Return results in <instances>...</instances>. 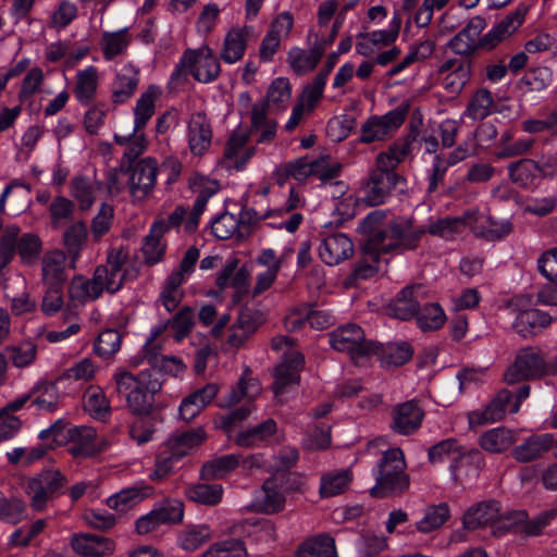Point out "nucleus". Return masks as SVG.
<instances>
[{
	"label": "nucleus",
	"mask_w": 557,
	"mask_h": 557,
	"mask_svg": "<svg viewBox=\"0 0 557 557\" xmlns=\"http://www.w3.org/2000/svg\"><path fill=\"white\" fill-rule=\"evenodd\" d=\"M500 504L497 500H484L470 506L462 517V525L468 531L493 527L499 518Z\"/></svg>",
	"instance_id": "393cba45"
},
{
	"label": "nucleus",
	"mask_w": 557,
	"mask_h": 557,
	"mask_svg": "<svg viewBox=\"0 0 557 557\" xmlns=\"http://www.w3.org/2000/svg\"><path fill=\"white\" fill-rule=\"evenodd\" d=\"M405 121L404 112L392 110L382 116H371L361 126L360 141L371 144L383 140L401 126Z\"/></svg>",
	"instance_id": "dca6fc26"
},
{
	"label": "nucleus",
	"mask_w": 557,
	"mask_h": 557,
	"mask_svg": "<svg viewBox=\"0 0 557 557\" xmlns=\"http://www.w3.org/2000/svg\"><path fill=\"white\" fill-rule=\"evenodd\" d=\"M405 454L399 447L386 449L373 470L375 485L370 495L376 498L401 495L410 486V476L406 472Z\"/></svg>",
	"instance_id": "f03ea898"
},
{
	"label": "nucleus",
	"mask_w": 557,
	"mask_h": 557,
	"mask_svg": "<svg viewBox=\"0 0 557 557\" xmlns=\"http://www.w3.org/2000/svg\"><path fill=\"white\" fill-rule=\"evenodd\" d=\"M252 33L251 26H242L231 28L223 40L220 58L224 63L234 64L245 55L248 38Z\"/></svg>",
	"instance_id": "a878e982"
},
{
	"label": "nucleus",
	"mask_w": 557,
	"mask_h": 557,
	"mask_svg": "<svg viewBox=\"0 0 557 557\" xmlns=\"http://www.w3.org/2000/svg\"><path fill=\"white\" fill-rule=\"evenodd\" d=\"M555 437L550 433L529 436L522 444L516 446L512 456L519 462H529L540 458L550 448L554 449Z\"/></svg>",
	"instance_id": "c756f323"
},
{
	"label": "nucleus",
	"mask_w": 557,
	"mask_h": 557,
	"mask_svg": "<svg viewBox=\"0 0 557 557\" xmlns=\"http://www.w3.org/2000/svg\"><path fill=\"white\" fill-rule=\"evenodd\" d=\"M485 26L486 22L483 17L474 16L470 18L467 25L448 41V47L456 54L468 59L481 48L480 35Z\"/></svg>",
	"instance_id": "412c9836"
},
{
	"label": "nucleus",
	"mask_w": 557,
	"mask_h": 557,
	"mask_svg": "<svg viewBox=\"0 0 557 557\" xmlns=\"http://www.w3.org/2000/svg\"><path fill=\"white\" fill-rule=\"evenodd\" d=\"M239 466V455H223L205 462L201 467L200 476L202 480L212 481L224 479Z\"/></svg>",
	"instance_id": "a18cd8bd"
},
{
	"label": "nucleus",
	"mask_w": 557,
	"mask_h": 557,
	"mask_svg": "<svg viewBox=\"0 0 557 557\" xmlns=\"http://www.w3.org/2000/svg\"><path fill=\"white\" fill-rule=\"evenodd\" d=\"M556 319L557 317L542 310L527 309L517 314L512 326L522 337H528L548 326Z\"/></svg>",
	"instance_id": "473e14b6"
},
{
	"label": "nucleus",
	"mask_w": 557,
	"mask_h": 557,
	"mask_svg": "<svg viewBox=\"0 0 557 557\" xmlns=\"http://www.w3.org/2000/svg\"><path fill=\"white\" fill-rule=\"evenodd\" d=\"M223 487L220 484L199 483L186 488L189 500L206 506H214L222 499Z\"/></svg>",
	"instance_id": "4d7b16f0"
},
{
	"label": "nucleus",
	"mask_w": 557,
	"mask_h": 557,
	"mask_svg": "<svg viewBox=\"0 0 557 557\" xmlns=\"http://www.w3.org/2000/svg\"><path fill=\"white\" fill-rule=\"evenodd\" d=\"M153 494V487L144 482L135 483L107 498V506L115 511L125 512Z\"/></svg>",
	"instance_id": "bb28decb"
},
{
	"label": "nucleus",
	"mask_w": 557,
	"mask_h": 557,
	"mask_svg": "<svg viewBox=\"0 0 557 557\" xmlns=\"http://www.w3.org/2000/svg\"><path fill=\"white\" fill-rule=\"evenodd\" d=\"M67 450L74 458H89L102 453L108 443L97 435L92 426L77 425L67 429Z\"/></svg>",
	"instance_id": "9b49d317"
},
{
	"label": "nucleus",
	"mask_w": 557,
	"mask_h": 557,
	"mask_svg": "<svg viewBox=\"0 0 557 557\" xmlns=\"http://www.w3.org/2000/svg\"><path fill=\"white\" fill-rule=\"evenodd\" d=\"M354 244L344 233H334L324 237L319 246V257L326 265H337L350 258Z\"/></svg>",
	"instance_id": "b1692460"
},
{
	"label": "nucleus",
	"mask_w": 557,
	"mask_h": 557,
	"mask_svg": "<svg viewBox=\"0 0 557 557\" xmlns=\"http://www.w3.org/2000/svg\"><path fill=\"white\" fill-rule=\"evenodd\" d=\"M373 356H377L383 366L399 367L412 357V348L407 342L387 343L383 345L375 342Z\"/></svg>",
	"instance_id": "4c0bfd02"
},
{
	"label": "nucleus",
	"mask_w": 557,
	"mask_h": 557,
	"mask_svg": "<svg viewBox=\"0 0 557 557\" xmlns=\"http://www.w3.org/2000/svg\"><path fill=\"white\" fill-rule=\"evenodd\" d=\"M494 98L487 88L478 89L466 108L465 115L472 121H480L492 113Z\"/></svg>",
	"instance_id": "5fc2aeb1"
},
{
	"label": "nucleus",
	"mask_w": 557,
	"mask_h": 557,
	"mask_svg": "<svg viewBox=\"0 0 557 557\" xmlns=\"http://www.w3.org/2000/svg\"><path fill=\"white\" fill-rule=\"evenodd\" d=\"M213 131L205 112L190 114L187 122V143L193 156L206 154L212 144Z\"/></svg>",
	"instance_id": "6ab92c4d"
},
{
	"label": "nucleus",
	"mask_w": 557,
	"mask_h": 557,
	"mask_svg": "<svg viewBox=\"0 0 557 557\" xmlns=\"http://www.w3.org/2000/svg\"><path fill=\"white\" fill-rule=\"evenodd\" d=\"M208 438L203 426H197L183 432L174 433L166 442L168 449L180 459L187 456L194 449L200 447Z\"/></svg>",
	"instance_id": "cd10ccee"
},
{
	"label": "nucleus",
	"mask_w": 557,
	"mask_h": 557,
	"mask_svg": "<svg viewBox=\"0 0 557 557\" xmlns=\"http://www.w3.org/2000/svg\"><path fill=\"white\" fill-rule=\"evenodd\" d=\"M98 87V71L95 66L90 65L76 74V84L74 95L81 104H90L97 92Z\"/></svg>",
	"instance_id": "37998d69"
},
{
	"label": "nucleus",
	"mask_w": 557,
	"mask_h": 557,
	"mask_svg": "<svg viewBox=\"0 0 557 557\" xmlns=\"http://www.w3.org/2000/svg\"><path fill=\"white\" fill-rule=\"evenodd\" d=\"M182 73L190 74L199 83L210 84L221 73L220 61L213 50L207 45H202L197 49L189 48L183 52L171 75V79L178 81Z\"/></svg>",
	"instance_id": "39448f33"
},
{
	"label": "nucleus",
	"mask_w": 557,
	"mask_h": 557,
	"mask_svg": "<svg viewBox=\"0 0 557 557\" xmlns=\"http://www.w3.org/2000/svg\"><path fill=\"white\" fill-rule=\"evenodd\" d=\"M211 232L221 240L230 239L235 235L237 238H244L240 235L242 228L239 227L237 216L228 212H224L212 220Z\"/></svg>",
	"instance_id": "e2e57ef3"
},
{
	"label": "nucleus",
	"mask_w": 557,
	"mask_h": 557,
	"mask_svg": "<svg viewBox=\"0 0 557 557\" xmlns=\"http://www.w3.org/2000/svg\"><path fill=\"white\" fill-rule=\"evenodd\" d=\"M285 506V496L280 491L276 480L269 478L261 487L259 498V508L265 513H275L281 511Z\"/></svg>",
	"instance_id": "603ef678"
},
{
	"label": "nucleus",
	"mask_w": 557,
	"mask_h": 557,
	"mask_svg": "<svg viewBox=\"0 0 557 557\" xmlns=\"http://www.w3.org/2000/svg\"><path fill=\"white\" fill-rule=\"evenodd\" d=\"M428 457L429 461L433 465L451 459L449 469L455 481L458 480L459 460L471 458L474 461H481L480 450L472 449L466 453L455 438H446L431 446L428 450Z\"/></svg>",
	"instance_id": "2eb2a0df"
},
{
	"label": "nucleus",
	"mask_w": 557,
	"mask_h": 557,
	"mask_svg": "<svg viewBox=\"0 0 557 557\" xmlns=\"http://www.w3.org/2000/svg\"><path fill=\"white\" fill-rule=\"evenodd\" d=\"M510 180L520 187L533 185L540 172L539 165L530 159H521L508 166Z\"/></svg>",
	"instance_id": "bf43d9fd"
},
{
	"label": "nucleus",
	"mask_w": 557,
	"mask_h": 557,
	"mask_svg": "<svg viewBox=\"0 0 557 557\" xmlns=\"http://www.w3.org/2000/svg\"><path fill=\"white\" fill-rule=\"evenodd\" d=\"M132 41L128 28L124 27L116 32H104L101 38V49L106 60H113L119 54L126 51Z\"/></svg>",
	"instance_id": "3c124183"
},
{
	"label": "nucleus",
	"mask_w": 557,
	"mask_h": 557,
	"mask_svg": "<svg viewBox=\"0 0 557 557\" xmlns=\"http://www.w3.org/2000/svg\"><path fill=\"white\" fill-rule=\"evenodd\" d=\"M391 221L387 210H373L359 223L358 232L363 238L362 252L376 258L383 253H394Z\"/></svg>",
	"instance_id": "20e7f679"
},
{
	"label": "nucleus",
	"mask_w": 557,
	"mask_h": 557,
	"mask_svg": "<svg viewBox=\"0 0 557 557\" xmlns=\"http://www.w3.org/2000/svg\"><path fill=\"white\" fill-rule=\"evenodd\" d=\"M128 256V250L122 246L111 248L108 251L106 263L95 269V281L102 293L115 294L123 287L128 274L125 269Z\"/></svg>",
	"instance_id": "9d476101"
},
{
	"label": "nucleus",
	"mask_w": 557,
	"mask_h": 557,
	"mask_svg": "<svg viewBox=\"0 0 557 557\" xmlns=\"http://www.w3.org/2000/svg\"><path fill=\"white\" fill-rule=\"evenodd\" d=\"M516 442L515 433L506 428H494L484 432L479 444L482 449L491 454H500L509 449Z\"/></svg>",
	"instance_id": "a19ab883"
},
{
	"label": "nucleus",
	"mask_w": 557,
	"mask_h": 557,
	"mask_svg": "<svg viewBox=\"0 0 557 557\" xmlns=\"http://www.w3.org/2000/svg\"><path fill=\"white\" fill-rule=\"evenodd\" d=\"M202 557H247V549L243 541L226 539L212 544Z\"/></svg>",
	"instance_id": "69168bd1"
},
{
	"label": "nucleus",
	"mask_w": 557,
	"mask_h": 557,
	"mask_svg": "<svg viewBox=\"0 0 557 557\" xmlns=\"http://www.w3.org/2000/svg\"><path fill=\"white\" fill-rule=\"evenodd\" d=\"M468 214H471L468 226L476 237L486 240H499L508 236L512 231V224L508 220L497 221L475 209L468 210Z\"/></svg>",
	"instance_id": "4be33fe9"
},
{
	"label": "nucleus",
	"mask_w": 557,
	"mask_h": 557,
	"mask_svg": "<svg viewBox=\"0 0 557 557\" xmlns=\"http://www.w3.org/2000/svg\"><path fill=\"white\" fill-rule=\"evenodd\" d=\"M71 545L77 554L86 557H103L114 550L112 540L96 534L74 535Z\"/></svg>",
	"instance_id": "c85d7f7f"
},
{
	"label": "nucleus",
	"mask_w": 557,
	"mask_h": 557,
	"mask_svg": "<svg viewBox=\"0 0 557 557\" xmlns=\"http://www.w3.org/2000/svg\"><path fill=\"white\" fill-rule=\"evenodd\" d=\"M426 289L421 284L404 287L388 305V313L399 320L407 321L417 313Z\"/></svg>",
	"instance_id": "aec40b11"
},
{
	"label": "nucleus",
	"mask_w": 557,
	"mask_h": 557,
	"mask_svg": "<svg viewBox=\"0 0 557 557\" xmlns=\"http://www.w3.org/2000/svg\"><path fill=\"white\" fill-rule=\"evenodd\" d=\"M161 91L158 86L151 85L149 86L137 99L136 106L134 108V132H141L148 121L154 114V102L160 96Z\"/></svg>",
	"instance_id": "ea45409f"
},
{
	"label": "nucleus",
	"mask_w": 557,
	"mask_h": 557,
	"mask_svg": "<svg viewBox=\"0 0 557 557\" xmlns=\"http://www.w3.org/2000/svg\"><path fill=\"white\" fill-rule=\"evenodd\" d=\"M121 334L113 329L101 332L94 345V351L101 358H109L121 348Z\"/></svg>",
	"instance_id": "774afa93"
},
{
	"label": "nucleus",
	"mask_w": 557,
	"mask_h": 557,
	"mask_svg": "<svg viewBox=\"0 0 557 557\" xmlns=\"http://www.w3.org/2000/svg\"><path fill=\"white\" fill-rule=\"evenodd\" d=\"M523 23V14L513 12L497 23L488 33L480 38L481 48L493 49L502 40L510 36Z\"/></svg>",
	"instance_id": "c9c22d12"
},
{
	"label": "nucleus",
	"mask_w": 557,
	"mask_h": 557,
	"mask_svg": "<svg viewBox=\"0 0 557 557\" xmlns=\"http://www.w3.org/2000/svg\"><path fill=\"white\" fill-rule=\"evenodd\" d=\"M87 235V226L83 221H76L64 231L63 244L73 260L79 256L86 245Z\"/></svg>",
	"instance_id": "680f3d73"
},
{
	"label": "nucleus",
	"mask_w": 557,
	"mask_h": 557,
	"mask_svg": "<svg viewBox=\"0 0 557 557\" xmlns=\"http://www.w3.org/2000/svg\"><path fill=\"white\" fill-rule=\"evenodd\" d=\"M450 518L448 504L430 505L424 509L422 518L416 522V529L422 534H429L442 528Z\"/></svg>",
	"instance_id": "49530a36"
},
{
	"label": "nucleus",
	"mask_w": 557,
	"mask_h": 557,
	"mask_svg": "<svg viewBox=\"0 0 557 557\" xmlns=\"http://www.w3.org/2000/svg\"><path fill=\"white\" fill-rule=\"evenodd\" d=\"M160 370H144L133 374L123 368H117L112 375L114 391L123 396L126 406L133 414H149L156 403V395L162 389L161 370L173 372L183 368L182 361L176 357H161Z\"/></svg>",
	"instance_id": "f257e3e1"
},
{
	"label": "nucleus",
	"mask_w": 557,
	"mask_h": 557,
	"mask_svg": "<svg viewBox=\"0 0 557 557\" xmlns=\"http://www.w3.org/2000/svg\"><path fill=\"white\" fill-rule=\"evenodd\" d=\"M413 318H416L418 326L424 332L438 330L446 321V314L437 302L420 305L418 313Z\"/></svg>",
	"instance_id": "864d4df0"
},
{
	"label": "nucleus",
	"mask_w": 557,
	"mask_h": 557,
	"mask_svg": "<svg viewBox=\"0 0 557 557\" xmlns=\"http://www.w3.org/2000/svg\"><path fill=\"white\" fill-rule=\"evenodd\" d=\"M66 256L61 250L47 252L41 260V280L44 285L64 286L66 281Z\"/></svg>",
	"instance_id": "2f4dec72"
},
{
	"label": "nucleus",
	"mask_w": 557,
	"mask_h": 557,
	"mask_svg": "<svg viewBox=\"0 0 557 557\" xmlns=\"http://www.w3.org/2000/svg\"><path fill=\"white\" fill-rule=\"evenodd\" d=\"M511 398L512 393L504 388L482 410L470 411L468 413L470 428L500 421L509 411Z\"/></svg>",
	"instance_id": "5701e85b"
},
{
	"label": "nucleus",
	"mask_w": 557,
	"mask_h": 557,
	"mask_svg": "<svg viewBox=\"0 0 557 557\" xmlns=\"http://www.w3.org/2000/svg\"><path fill=\"white\" fill-rule=\"evenodd\" d=\"M212 531L207 524H191L186 527L178 535V544L186 552H194L207 543Z\"/></svg>",
	"instance_id": "6e6d98bb"
},
{
	"label": "nucleus",
	"mask_w": 557,
	"mask_h": 557,
	"mask_svg": "<svg viewBox=\"0 0 557 557\" xmlns=\"http://www.w3.org/2000/svg\"><path fill=\"white\" fill-rule=\"evenodd\" d=\"M101 295L102 292L94 275L90 280L77 275L70 282L69 297L73 302L84 305L87 301L97 300Z\"/></svg>",
	"instance_id": "de8ad7c7"
},
{
	"label": "nucleus",
	"mask_w": 557,
	"mask_h": 557,
	"mask_svg": "<svg viewBox=\"0 0 557 557\" xmlns=\"http://www.w3.org/2000/svg\"><path fill=\"white\" fill-rule=\"evenodd\" d=\"M555 374H557V355L546 360L541 350L529 347L517 354L513 363L506 370L504 380L507 384H516Z\"/></svg>",
	"instance_id": "423d86ee"
},
{
	"label": "nucleus",
	"mask_w": 557,
	"mask_h": 557,
	"mask_svg": "<svg viewBox=\"0 0 557 557\" xmlns=\"http://www.w3.org/2000/svg\"><path fill=\"white\" fill-rule=\"evenodd\" d=\"M293 338L287 335H278L272 338L271 347L273 350L284 351L281 362L274 368V381L272 388L276 398L282 397L300 382V372L305 366V357L298 350L292 348Z\"/></svg>",
	"instance_id": "7ed1b4c3"
},
{
	"label": "nucleus",
	"mask_w": 557,
	"mask_h": 557,
	"mask_svg": "<svg viewBox=\"0 0 557 557\" xmlns=\"http://www.w3.org/2000/svg\"><path fill=\"white\" fill-rule=\"evenodd\" d=\"M296 557H337L334 539L326 534L309 539L298 547Z\"/></svg>",
	"instance_id": "8fccbe9b"
},
{
	"label": "nucleus",
	"mask_w": 557,
	"mask_h": 557,
	"mask_svg": "<svg viewBox=\"0 0 557 557\" xmlns=\"http://www.w3.org/2000/svg\"><path fill=\"white\" fill-rule=\"evenodd\" d=\"M323 53L324 49L320 45H314L309 50L294 47L287 54V62L292 70L301 76L315 69Z\"/></svg>",
	"instance_id": "f704fd0d"
},
{
	"label": "nucleus",
	"mask_w": 557,
	"mask_h": 557,
	"mask_svg": "<svg viewBox=\"0 0 557 557\" xmlns=\"http://www.w3.org/2000/svg\"><path fill=\"white\" fill-rule=\"evenodd\" d=\"M391 429L400 435H411L422 425L424 410L417 400H408L393 407Z\"/></svg>",
	"instance_id": "a211bd4d"
},
{
	"label": "nucleus",
	"mask_w": 557,
	"mask_h": 557,
	"mask_svg": "<svg viewBox=\"0 0 557 557\" xmlns=\"http://www.w3.org/2000/svg\"><path fill=\"white\" fill-rule=\"evenodd\" d=\"M394 253L403 255L416 250L426 233L423 225H417L413 216L399 215L391 220Z\"/></svg>",
	"instance_id": "f8f14e48"
},
{
	"label": "nucleus",
	"mask_w": 557,
	"mask_h": 557,
	"mask_svg": "<svg viewBox=\"0 0 557 557\" xmlns=\"http://www.w3.org/2000/svg\"><path fill=\"white\" fill-rule=\"evenodd\" d=\"M276 431V421L269 418L252 428L240 431L235 437V443L240 447H257L267 443Z\"/></svg>",
	"instance_id": "e433bc0d"
},
{
	"label": "nucleus",
	"mask_w": 557,
	"mask_h": 557,
	"mask_svg": "<svg viewBox=\"0 0 557 557\" xmlns=\"http://www.w3.org/2000/svg\"><path fill=\"white\" fill-rule=\"evenodd\" d=\"M129 191L136 199H145L154 189L158 175V162L152 157L138 160L133 166L129 165Z\"/></svg>",
	"instance_id": "ddd939ff"
},
{
	"label": "nucleus",
	"mask_w": 557,
	"mask_h": 557,
	"mask_svg": "<svg viewBox=\"0 0 557 557\" xmlns=\"http://www.w3.org/2000/svg\"><path fill=\"white\" fill-rule=\"evenodd\" d=\"M100 188L101 184L98 181L85 175H76L70 182V194L82 211L94 206Z\"/></svg>",
	"instance_id": "72a5a7b5"
},
{
	"label": "nucleus",
	"mask_w": 557,
	"mask_h": 557,
	"mask_svg": "<svg viewBox=\"0 0 557 557\" xmlns=\"http://www.w3.org/2000/svg\"><path fill=\"white\" fill-rule=\"evenodd\" d=\"M442 86L450 95H459L471 77V61L466 58H448L438 66Z\"/></svg>",
	"instance_id": "f3484780"
},
{
	"label": "nucleus",
	"mask_w": 557,
	"mask_h": 557,
	"mask_svg": "<svg viewBox=\"0 0 557 557\" xmlns=\"http://www.w3.org/2000/svg\"><path fill=\"white\" fill-rule=\"evenodd\" d=\"M471 214H468V211H466L460 216L440 219L431 222L426 232L431 235L448 239L453 237L454 234L461 232L465 226H468Z\"/></svg>",
	"instance_id": "13d9d810"
},
{
	"label": "nucleus",
	"mask_w": 557,
	"mask_h": 557,
	"mask_svg": "<svg viewBox=\"0 0 557 557\" xmlns=\"http://www.w3.org/2000/svg\"><path fill=\"white\" fill-rule=\"evenodd\" d=\"M69 481L59 470L47 469L27 481L26 494L34 511H44L48 503L64 494Z\"/></svg>",
	"instance_id": "6e6552de"
},
{
	"label": "nucleus",
	"mask_w": 557,
	"mask_h": 557,
	"mask_svg": "<svg viewBox=\"0 0 557 557\" xmlns=\"http://www.w3.org/2000/svg\"><path fill=\"white\" fill-rule=\"evenodd\" d=\"M410 149L411 143L408 139L395 143L387 151L377 154L375 168L370 173L397 174L395 169L410 152Z\"/></svg>",
	"instance_id": "58836bf2"
},
{
	"label": "nucleus",
	"mask_w": 557,
	"mask_h": 557,
	"mask_svg": "<svg viewBox=\"0 0 557 557\" xmlns=\"http://www.w3.org/2000/svg\"><path fill=\"white\" fill-rule=\"evenodd\" d=\"M352 480L348 469L330 471L321 476L319 495L321 498H330L344 493Z\"/></svg>",
	"instance_id": "c03bdc74"
},
{
	"label": "nucleus",
	"mask_w": 557,
	"mask_h": 557,
	"mask_svg": "<svg viewBox=\"0 0 557 557\" xmlns=\"http://www.w3.org/2000/svg\"><path fill=\"white\" fill-rule=\"evenodd\" d=\"M5 354L16 368H26L34 363L37 356V346L33 342L25 341L17 345L8 346Z\"/></svg>",
	"instance_id": "0e129e2a"
},
{
	"label": "nucleus",
	"mask_w": 557,
	"mask_h": 557,
	"mask_svg": "<svg viewBox=\"0 0 557 557\" xmlns=\"http://www.w3.org/2000/svg\"><path fill=\"white\" fill-rule=\"evenodd\" d=\"M260 392L259 382L251 376V371L246 369L236 387L231 391L226 401L227 406H235L243 400H246L245 404L221 418V428L226 433H230L237 423L248 418L255 409L252 401Z\"/></svg>",
	"instance_id": "0eeeda50"
},
{
	"label": "nucleus",
	"mask_w": 557,
	"mask_h": 557,
	"mask_svg": "<svg viewBox=\"0 0 557 557\" xmlns=\"http://www.w3.org/2000/svg\"><path fill=\"white\" fill-rule=\"evenodd\" d=\"M220 189L216 181H207L199 190L193 208L185 222V233H195L198 228L201 214L205 212L208 200Z\"/></svg>",
	"instance_id": "79ce46f5"
},
{
	"label": "nucleus",
	"mask_w": 557,
	"mask_h": 557,
	"mask_svg": "<svg viewBox=\"0 0 557 557\" xmlns=\"http://www.w3.org/2000/svg\"><path fill=\"white\" fill-rule=\"evenodd\" d=\"M84 408L95 419H104L111 410L110 401L99 387L90 386L84 396Z\"/></svg>",
	"instance_id": "052dcab7"
},
{
	"label": "nucleus",
	"mask_w": 557,
	"mask_h": 557,
	"mask_svg": "<svg viewBox=\"0 0 557 557\" xmlns=\"http://www.w3.org/2000/svg\"><path fill=\"white\" fill-rule=\"evenodd\" d=\"M164 234L158 224H151L149 233L144 237L141 251L145 261L149 265H153L163 259L166 244L163 240Z\"/></svg>",
	"instance_id": "09e8293b"
},
{
	"label": "nucleus",
	"mask_w": 557,
	"mask_h": 557,
	"mask_svg": "<svg viewBox=\"0 0 557 557\" xmlns=\"http://www.w3.org/2000/svg\"><path fill=\"white\" fill-rule=\"evenodd\" d=\"M330 345L334 350L346 352L352 360L373 356L375 342L367 339L364 331L356 323L341 325L329 333Z\"/></svg>",
	"instance_id": "1a4fd4ad"
},
{
	"label": "nucleus",
	"mask_w": 557,
	"mask_h": 557,
	"mask_svg": "<svg viewBox=\"0 0 557 557\" xmlns=\"http://www.w3.org/2000/svg\"><path fill=\"white\" fill-rule=\"evenodd\" d=\"M405 183L406 181L400 174L370 173L362 201L371 207L383 205L388 201L393 191Z\"/></svg>",
	"instance_id": "4468645a"
},
{
	"label": "nucleus",
	"mask_w": 557,
	"mask_h": 557,
	"mask_svg": "<svg viewBox=\"0 0 557 557\" xmlns=\"http://www.w3.org/2000/svg\"><path fill=\"white\" fill-rule=\"evenodd\" d=\"M139 83V71L131 63L121 67L112 83V101L126 102L136 91Z\"/></svg>",
	"instance_id": "7c9ffc66"
},
{
	"label": "nucleus",
	"mask_w": 557,
	"mask_h": 557,
	"mask_svg": "<svg viewBox=\"0 0 557 557\" xmlns=\"http://www.w3.org/2000/svg\"><path fill=\"white\" fill-rule=\"evenodd\" d=\"M97 372V366L90 358H82L65 369L59 376L60 381L72 380L75 382H89Z\"/></svg>",
	"instance_id": "338daca9"
}]
</instances>
